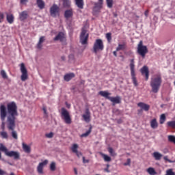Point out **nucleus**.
I'll list each match as a JSON object with an SVG mask.
<instances>
[{"mask_svg":"<svg viewBox=\"0 0 175 175\" xmlns=\"http://www.w3.org/2000/svg\"><path fill=\"white\" fill-rule=\"evenodd\" d=\"M8 113L7 128L8 131H12V137L17 140L18 135H17V131H14V129L16 128V120L17 117H18V111L17 104H16L14 101L8 103Z\"/></svg>","mask_w":175,"mask_h":175,"instance_id":"1","label":"nucleus"},{"mask_svg":"<svg viewBox=\"0 0 175 175\" xmlns=\"http://www.w3.org/2000/svg\"><path fill=\"white\" fill-rule=\"evenodd\" d=\"M161 85L162 75L160 73L154 75L150 81L152 92H153L154 94L158 93V91H159V88H161Z\"/></svg>","mask_w":175,"mask_h":175,"instance_id":"2","label":"nucleus"},{"mask_svg":"<svg viewBox=\"0 0 175 175\" xmlns=\"http://www.w3.org/2000/svg\"><path fill=\"white\" fill-rule=\"evenodd\" d=\"M9 116V113H8V104H7V108L5 105H0V118L1 120V128L2 131H5V125L6 123H5V120H6V117Z\"/></svg>","mask_w":175,"mask_h":175,"instance_id":"3","label":"nucleus"},{"mask_svg":"<svg viewBox=\"0 0 175 175\" xmlns=\"http://www.w3.org/2000/svg\"><path fill=\"white\" fill-rule=\"evenodd\" d=\"M103 49H105L103 41H102L101 39L96 40L93 45V53H94V54H98L100 51H103Z\"/></svg>","mask_w":175,"mask_h":175,"instance_id":"4","label":"nucleus"},{"mask_svg":"<svg viewBox=\"0 0 175 175\" xmlns=\"http://www.w3.org/2000/svg\"><path fill=\"white\" fill-rule=\"evenodd\" d=\"M137 51L139 55H141L142 58H146V54L148 53V49H147V46L143 45L142 40H141L138 44Z\"/></svg>","mask_w":175,"mask_h":175,"instance_id":"5","label":"nucleus"},{"mask_svg":"<svg viewBox=\"0 0 175 175\" xmlns=\"http://www.w3.org/2000/svg\"><path fill=\"white\" fill-rule=\"evenodd\" d=\"M130 70L131 75L133 80V83L134 84L135 87H137L139 83H137V80L136 79V74L135 73V59H132L130 61Z\"/></svg>","mask_w":175,"mask_h":175,"instance_id":"6","label":"nucleus"},{"mask_svg":"<svg viewBox=\"0 0 175 175\" xmlns=\"http://www.w3.org/2000/svg\"><path fill=\"white\" fill-rule=\"evenodd\" d=\"M62 118L64 120V122L66 124H68V125L72 124V118H70V115L69 114V111L66 110L65 108H62Z\"/></svg>","mask_w":175,"mask_h":175,"instance_id":"7","label":"nucleus"},{"mask_svg":"<svg viewBox=\"0 0 175 175\" xmlns=\"http://www.w3.org/2000/svg\"><path fill=\"white\" fill-rule=\"evenodd\" d=\"M88 37L89 34L87 33V29L85 28H82L81 35H80V42L81 44H88Z\"/></svg>","mask_w":175,"mask_h":175,"instance_id":"8","label":"nucleus"},{"mask_svg":"<svg viewBox=\"0 0 175 175\" xmlns=\"http://www.w3.org/2000/svg\"><path fill=\"white\" fill-rule=\"evenodd\" d=\"M20 66V70L22 73L21 79L22 81H25L26 80H28V70H27V67H25V64L24 63H21Z\"/></svg>","mask_w":175,"mask_h":175,"instance_id":"9","label":"nucleus"},{"mask_svg":"<svg viewBox=\"0 0 175 175\" xmlns=\"http://www.w3.org/2000/svg\"><path fill=\"white\" fill-rule=\"evenodd\" d=\"M59 13V7L57 4H53L50 8V14L51 17H57V14Z\"/></svg>","mask_w":175,"mask_h":175,"instance_id":"10","label":"nucleus"},{"mask_svg":"<svg viewBox=\"0 0 175 175\" xmlns=\"http://www.w3.org/2000/svg\"><path fill=\"white\" fill-rule=\"evenodd\" d=\"M141 73L142 76H145V80L147 81L150 77V70H148V67L147 66H144L141 68Z\"/></svg>","mask_w":175,"mask_h":175,"instance_id":"11","label":"nucleus"},{"mask_svg":"<svg viewBox=\"0 0 175 175\" xmlns=\"http://www.w3.org/2000/svg\"><path fill=\"white\" fill-rule=\"evenodd\" d=\"M6 157H9L10 158H14L15 160L20 159V153L16 151H8L7 152Z\"/></svg>","mask_w":175,"mask_h":175,"instance_id":"12","label":"nucleus"},{"mask_svg":"<svg viewBox=\"0 0 175 175\" xmlns=\"http://www.w3.org/2000/svg\"><path fill=\"white\" fill-rule=\"evenodd\" d=\"M53 40L55 42L59 41V42H65L66 40V37H65V33L64 32L60 31L58 34L54 38Z\"/></svg>","mask_w":175,"mask_h":175,"instance_id":"13","label":"nucleus"},{"mask_svg":"<svg viewBox=\"0 0 175 175\" xmlns=\"http://www.w3.org/2000/svg\"><path fill=\"white\" fill-rule=\"evenodd\" d=\"M47 163H49L48 160H44L43 162L39 163L37 167V172L39 173V174H43V167H44Z\"/></svg>","mask_w":175,"mask_h":175,"instance_id":"14","label":"nucleus"},{"mask_svg":"<svg viewBox=\"0 0 175 175\" xmlns=\"http://www.w3.org/2000/svg\"><path fill=\"white\" fill-rule=\"evenodd\" d=\"M103 7V0H98V2L94 3V7L93 8L94 12H99L100 9Z\"/></svg>","mask_w":175,"mask_h":175,"instance_id":"15","label":"nucleus"},{"mask_svg":"<svg viewBox=\"0 0 175 175\" xmlns=\"http://www.w3.org/2000/svg\"><path fill=\"white\" fill-rule=\"evenodd\" d=\"M64 17L66 20L72 18V17H73V9L70 8L69 10H66L64 12Z\"/></svg>","mask_w":175,"mask_h":175,"instance_id":"16","label":"nucleus"},{"mask_svg":"<svg viewBox=\"0 0 175 175\" xmlns=\"http://www.w3.org/2000/svg\"><path fill=\"white\" fill-rule=\"evenodd\" d=\"M109 100L112 102L113 106H115V105L121 103V97L120 96L110 97Z\"/></svg>","mask_w":175,"mask_h":175,"instance_id":"17","label":"nucleus"},{"mask_svg":"<svg viewBox=\"0 0 175 175\" xmlns=\"http://www.w3.org/2000/svg\"><path fill=\"white\" fill-rule=\"evenodd\" d=\"M138 107H140L142 110H144V111H148L150 110V105L144 103L143 102H140L137 104Z\"/></svg>","mask_w":175,"mask_h":175,"instance_id":"18","label":"nucleus"},{"mask_svg":"<svg viewBox=\"0 0 175 175\" xmlns=\"http://www.w3.org/2000/svg\"><path fill=\"white\" fill-rule=\"evenodd\" d=\"M28 18V12L23 11L19 14V20L21 21H24Z\"/></svg>","mask_w":175,"mask_h":175,"instance_id":"19","label":"nucleus"},{"mask_svg":"<svg viewBox=\"0 0 175 175\" xmlns=\"http://www.w3.org/2000/svg\"><path fill=\"white\" fill-rule=\"evenodd\" d=\"M75 73L70 72L68 74H66L64 77V81H70L72 79L75 78Z\"/></svg>","mask_w":175,"mask_h":175,"instance_id":"20","label":"nucleus"},{"mask_svg":"<svg viewBox=\"0 0 175 175\" xmlns=\"http://www.w3.org/2000/svg\"><path fill=\"white\" fill-rule=\"evenodd\" d=\"M46 40L45 36H41L39 39L38 43L37 44V49H42L43 47V45L42 44L43 42H44Z\"/></svg>","mask_w":175,"mask_h":175,"instance_id":"21","label":"nucleus"},{"mask_svg":"<svg viewBox=\"0 0 175 175\" xmlns=\"http://www.w3.org/2000/svg\"><path fill=\"white\" fill-rule=\"evenodd\" d=\"M89 109L85 110V114L83 115V118L86 122H90V118L91 117Z\"/></svg>","mask_w":175,"mask_h":175,"instance_id":"22","label":"nucleus"},{"mask_svg":"<svg viewBox=\"0 0 175 175\" xmlns=\"http://www.w3.org/2000/svg\"><path fill=\"white\" fill-rule=\"evenodd\" d=\"M6 18H7V21L8 23H9V24H13V23L14 22V16H13V14H6Z\"/></svg>","mask_w":175,"mask_h":175,"instance_id":"23","label":"nucleus"},{"mask_svg":"<svg viewBox=\"0 0 175 175\" xmlns=\"http://www.w3.org/2000/svg\"><path fill=\"white\" fill-rule=\"evenodd\" d=\"M126 42H123L122 44H119L118 47L116 48V51H121L124 50H126Z\"/></svg>","mask_w":175,"mask_h":175,"instance_id":"24","label":"nucleus"},{"mask_svg":"<svg viewBox=\"0 0 175 175\" xmlns=\"http://www.w3.org/2000/svg\"><path fill=\"white\" fill-rule=\"evenodd\" d=\"M75 4L79 9H84V0H75Z\"/></svg>","mask_w":175,"mask_h":175,"instance_id":"25","label":"nucleus"},{"mask_svg":"<svg viewBox=\"0 0 175 175\" xmlns=\"http://www.w3.org/2000/svg\"><path fill=\"white\" fill-rule=\"evenodd\" d=\"M98 94H99V95H100L101 96H103L106 99H108V100L110 99L111 94L106 91H100Z\"/></svg>","mask_w":175,"mask_h":175,"instance_id":"26","label":"nucleus"},{"mask_svg":"<svg viewBox=\"0 0 175 175\" xmlns=\"http://www.w3.org/2000/svg\"><path fill=\"white\" fill-rule=\"evenodd\" d=\"M150 126L152 129H157L158 128V122H157L156 118L150 121Z\"/></svg>","mask_w":175,"mask_h":175,"instance_id":"27","label":"nucleus"},{"mask_svg":"<svg viewBox=\"0 0 175 175\" xmlns=\"http://www.w3.org/2000/svg\"><path fill=\"white\" fill-rule=\"evenodd\" d=\"M22 146L25 152H27V154L31 152V146L27 145L25 143H23Z\"/></svg>","mask_w":175,"mask_h":175,"instance_id":"28","label":"nucleus"},{"mask_svg":"<svg viewBox=\"0 0 175 175\" xmlns=\"http://www.w3.org/2000/svg\"><path fill=\"white\" fill-rule=\"evenodd\" d=\"M36 3H37L39 9H41V10L44 9L45 4H44V1H43V0H37Z\"/></svg>","mask_w":175,"mask_h":175,"instance_id":"29","label":"nucleus"},{"mask_svg":"<svg viewBox=\"0 0 175 175\" xmlns=\"http://www.w3.org/2000/svg\"><path fill=\"white\" fill-rule=\"evenodd\" d=\"M153 157L156 161H161V158H162L163 155L158 152H154L153 153Z\"/></svg>","mask_w":175,"mask_h":175,"instance_id":"30","label":"nucleus"},{"mask_svg":"<svg viewBox=\"0 0 175 175\" xmlns=\"http://www.w3.org/2000/svg\"><path fill=\"white\" fill-rule=\"evenodd\" d=\"M63 3V8H70V0H62Z\"/></svg>","mask_w":175,"mask_h":175,"instance_id":"31","label":"nucleus"},{"mask_svg":"<svg viewBox=\"0 0 175 175\" xmlns=\"http://www.w3.org/2000/svg\"><path fill=\"white\" fill-rule=\"evenodd\" d=\"M0 151H2L7 155L8 152H9V150H8V148L6 146H3V144H0Z\"/></svg>","mask_w":175,"mask_h":175,"instance_id":"32","label":"nucleus"},{"mask_svg":"<svg viewBox=\"0 0 175 175\" xmlns=\"http://www.w3.org/2000/svg\"><path fill=\"white\" fill-rule=\"evenodd\" d=\"M91 132H92V126H90L89 130L86 133L82 134L81 136V137H87L90 135V133H91Z\"/></svg>","mask_w":175,"mask_h":175,"instance_id":"33","label":"nucleus"},{"mask_svg":"<svg viewBox=\"0 0 175 175\" xmlns=\"http://www.w3.org/2000/svg\"><path fill=\"white\" fill-rule=\"evenodd\" d=\"M147 172L148 174H150V175H154V174H157V172L155 171V170L152 167H149L147 169Z\"/></svg>","mask_w":175,"mask_h":175,"instance_id":"34","label":"nucleus"},{"mask_svg":"<svg viewBox=\"0 0 175 175\" xmlns=\"http://www.w3.org/2000/svg\"><path fill=\"white\" fill-rule=\"evenodd\" d=\"M108 151L111 157H116V155H117V154L116 153V152H114V150L111 147L108 148Z\"/></svg>","mask_w":175,"mask_h":175,"instance_id":"35","label":"nucleus"},{"mask_svg":"<svg viewBox=\"0 0 175 175\" xmlns=\"http://www.w3.org/2000/svg\"><path fill=\"white\" fill-rule=\"evenodd\" d=\"M167 126H170V128H173V129H175V121H170L167 122Z\"/></svg>","mask_w":175,"mask_h":175,"instance_id":"36","label":"nucleus"},{"mask_svg":"<svg viewBox=\"0 0 175 175\" xmlns=\"http://www.w3.org/2000/svg\"><path fill=\"white\" fill-rule=\"evenodd\" d=\"M103 158L105 162H110L111 161V157H109L107 154H103Z\"/></svg>","mask_w":175,"mask_h":175,"instance_id":"37","label":"nucleus"},{"mask_svg":"<svg viewBox=\"0 0 175 175\" xmlns=\"http://www.w3.org/2000/svg\"><path fill=\"white\" fill-rule=\"evenodd\" d=\"M165 121H166V116L161 114L160 117V124H164Z\"/></svg>","mask_w":175,"mask_h":175,"instance_id":"38","label":"nucleus"},{"mask_svg":"<svg viewBox=\"0 0 175 175\" xmlns=\"http://www.w3.org/2000/svg\"><path fill=\"white\" fill-rule=\"evenodd\" d=\"M107 5L109 9H111L113 8V0H106Z\"/></svg>","mask_w":175,"mask_h":175,"instance_id":"39","label":"nucleus"},{"mask_svg":"<svg viewBox=\"0 0 175 175\" xmlns=\"http://www.w3.org/2000/svg\"><path fill=\"white\" fill-rule=\"evenodd\" d=\"M77 148H79V145H77V144H74L72 147V152H77Z\"/></svg>","mask_w":175,"mask_h":175,"instance_id":"40","label":"nucleus"},{"mask_svg":"<svg viewBox=\"0 0 175 175\" xmlns=\"http://www.w3.org/2000/svg\"><path fill=\"white\" fill-rule=\"evenodd\" d=\"M0 75L3 79H8V75H6V72L4 70L0 72Z\"/></svg>","mask_w":175,"mask_h":175,"instance_id":"41","label":"nucleus"},{"mask_svg":"<svg viewBox=\"0 0 175 175\" xmlns=\"http://www.w3.org/2000/svg\"><path fill=\"white\" fill-rule=\"evenodd\" d=\"M168 140L171 143H174V144H175V136L174 135H169L168 136Z\"/></svg>","mask_w":175,"mask_h":175,"instance_id":"42","label":"nucleus"},{"mask_svg":"<svg viewBox=\"0 0 175 175\" xmlns=\"http://www.w3.org/2000/svg\"><path fill=\"white\" fill-rule=\"evenodd\" d=\"M165 175H175V173L173 172V169H168L166 170V174Z\"/></svg>","mask_w":175,"mask_h":175,"instance_id":"43","label":"nucleus"},{"mask_svg":"<svg viewBox=\"0 0 175 175\" xmlns=\"http://www.w3.org/2000/svg\"><path fill=\"white\" fill-rule=\"evenodd\" d=\"M50 169L51 172H55V162H52L50 165Z\"/></svg>","mask_w":175,"mask_h":175,"instance_id":"44","label":"nucleus"},{"mask_svg":"<svg viewBox=\"0 0 175 175\" xmlns=\"http://www.w3.org/2000/svg\"><path fill=\"white\" fill-rule=\"evenodd\" d=\"M106 38H107L109 43H110L111 42V33H107Z\"/></svg>","mask_w":175,"mask_h":175,"instance_id":"45","label":"nucleus"},{"mask_svg":"<svg viewBox=\"0 0 175 175\" xmlns=\"http://www.w3.org/2000/svg\"><path fill=\"white\" fill-rule=\"evenodd\" d=\"M1 136L3 137V139H8V133L3 131L1 133Z\"/></svg>","mask_w":175,"mask_h":175,"instance_id":"46","label":"nucleus"},{"mask_svg":"<svg viewBox=\"0 0 175 175\" xmlns=\"http://www.w3.org/2000/svg\"><path fill=\"white\" fill-rule=\"evenodd\" d=\"M45 136H46V137H48V139H51L53 137V136H54V133L51 132L48 134H46Z\"/></svg>","mask_w":175,"mask_h":175,"instance_id":"47","label":"nucleus"},{"mask_svg":"<svg viewBox=\"0 0 175 175\" xmlns=\"http://www.w3.org/2000/svg\"><path fill=\"white\" fill-rule=\"evenodd\" d=\"M164 161H167V162H169L170 163H172L173 161L167 158V156H165L163 157Z\"/></svg>","mask_w":175,"mask_h":175,"instance_id":"48","label":"nucleus"},{"mask_svg":"<svg viewBox=\"0 0 175 175\" xmlns=\"http://www.w3.org/2000/svg\"><path fill=\"white\" fill-rule=\"evenodd\" d=\"M131 165V159H127V161L124 163V166H129Z\"/></svg>","mask_w":175,"mask_h":175,"instance_id":"49","label":"nucleus"},{"mask_svg":"<svg viewBox=\"0 0 175 175\" xmlns=\"http://www.w3.org/2000/svg\"><path fill=\"white\" fill-rule=\"evenodd\" d=\"M21 5H27L28 0H20Z\"/></svg>","mask_w":175,"mask_h":175,"instance_id":"50","label":"nucleus"},{"mask_svg":"<svg viewBox=\"0 0 175 175\" xmlns=\"http://www.w3.org/2000/svg\"><path fill=\"white\" fill-rule=\"evenodd\" d=\"M75 154H76V155H77L79 158H80V157H81V155H83V154H81V152H79V151H77V152H75Z\"/></svg>","mask_w":175,"mask_h":175,"instance_id":"51","label":"nucleus"},{"mask_svg":"<svg viewBox=\"0 0 175 175\" xmlns=\"http://www.w3.org/2000/svg\"><path fill=\"white\" fill-rule=\"evenodd\" d=\"M4 16L3 13L0 12V23H2V20H3Z\"/></svg>","mask_w":175,"mask_h":175,"instance_id":"52","label":"nucleus"},{"mask_svg":"<svg viewBox=\"0 0 175 175\" xmlns=\"http://www.w3.org/2000/svg\"><path fill=\"white\" fill-rule=\"evenodd\" d=\"M83 163H90V160H85V157H83Z\"/></svg>","mask_w":175,"mask_h":175,"instance_id":"53","label":"nucleus"},{"mask_svg":"<svg viewBox=\"0 0 175 175\" xmlns=\"http://www.w3.org/2000/svg\"><path fill=\"white\" fill-rule=\"evenodd\" d=\"M5 174H6V172L0 169V175H5Z\"/></svg>","mask_w":175,"mask_h":175,"instance_id":"54","label":"nucleus"},{"mask_svg":"<svg viewBox=\"0 0 175 175\" xmlns=\"http://www.w3.org/2000/svg\"><path fill=\"white\" fill-rule=\"evenodd\" d=\"M42 110H43L44 114H47V109L45 107H43Z\"/></svg>","mask_w":175,"mask_h":175,"instance_id":"55","label":"nucleus"},{"mask_svg":"<svg viewBox=\"0 0 175 175\" xmlns=\"http://www.w3.org/2000/svg\"><path fill=\"white\" fill-rule=\"evenodd\" d=\"M144 14H145L146 17H148V10L145 11Z\"/></svg>","mask_w":175,"mask_h":175,"instance_id":"56","label":"nucleus"},{"mask_svg":"<svg viewBox=\"0 0 175 175\" xmlns=\"http://www.w3.org/2000/svg\"><path fill=\"white\" fill-rule=\"evenodd\" d=\"M74 172H75V175H77V174H78V173H77V169L74 168Z\"/></svg>","mask_w":175,"mask_h":175,"instance_id":"57","label":"nucleus"},{"mask_svg":"<svg viewBox=\"0 0 175 175\" xmlns=\"http://www.w3.org/2000/svg\"><path fill=\"white\" fill-rule=\"evenodd\" d=\"M113 55L117 57V51H113Z\"/></svg>","mask_w":175,"mask_h":175,"instance_id":"58","label":"nucleus"},{"mask_svg":"<svg viewBox=\"0 0 175 175\" xmlns=\"http://www.w3.org/2000/svg\"><path fill=\"white\" fill-rule=\"evenodd\" d=\"M105 172H107V173H109L110 171L109 170V168L105 169Z\"/></svg>","mask_w":175,"mask_h":175,"instance_id":"59","label":"nucleus"},{"mask_svg":"<svg viewBox=\"0 0 175 175\" xmlns=\"http://www.w3.org/2000/svg\"><path fill=\"white\" fill-rule=\"evenodd\" d=\"M81 84H84V81H81Z\"/></svg>","mask_w":175,"mask_h":175,"instance_id":"60","label":"nucleus"},{"mask_svg":"<svg viewBox=\"0 0 175 175\" xmlns=\"http://www.w3.org/2000/svg\"><path fill=\"white\" fill-rule=\"evenodd\" d=\"M114 17H117V14H113Z\"/></svg>","mask_w":175,"mask_h":175,"instance_id":"61","label":"nucleus"},{"mask_svg":"<svg viewBox=\"0 0 175 175\" xmlns=\"http://www.w3.org/2000/svg\"><path fill=\"white\" fill-rule=\"evenodd\" d=\"M62 59H65V57H62Z\"/></svg>","mask_w":175,"mask_h":175,"instance_id":"62","label":"nucleus"},{"mask_svg":"<svg viewBox=\"0 0 175 175\" xmlns=\"http://www.w3.org/2000/svg\"><path fill=\"white\" fill-rule=\"evenodd\" d=\"M1 157H2V156H1V152H0V159H1Z\"/></svg>","mask_w":175,"mask_h":175,"instance_id":"63","label":"nucleus"},{"mask_svg":"<svg viewBox=\"0 0 175 175\" xmlns=\"http://www.w3.org/2000/svg\"><path fill=\"white\" fill-rule=\"evenodd\" d=\"M107 167H109V165H107Z\"/></svg>","mask_w":175,"mask_h":175,"instance_id":"64","label":"nucleus"}]
</instances>
